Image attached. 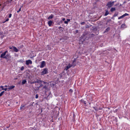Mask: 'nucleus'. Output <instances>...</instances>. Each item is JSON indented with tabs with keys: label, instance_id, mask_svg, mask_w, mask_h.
Listing matches in <instances>:
<instances>
[{
	"label": "nucleus",
	"instance_id": "obj_30",
	"mask_svg": "<svg viewBox=\"0 0 130 130\" xmlns=\"http://www.w3.org/2000/svg\"><path fill=\"white\" fill-rule=\"evenodd\" d=\"M32 130H37L36 128H33Z\"/></svg>",
	"mask_w": 130,
	"mask_h": 130
},
{
	"label": "nucleus",
	"instance_id": "obj_33",
	"mask_svg": "<svg viewBox=\"0 0 130 130\" xmlns=\"http://www.w3.org/2000/svg\"><path fill=\"white\" fill-rule=\"evenodd\" d=\"M19 61V62H22V60H20Z\"/></svg>",
	"mask_w": 130,
	"mask_h": 130
},
{
	"label": "nucleus",
	"instance_id": "obj_14",
	"mask_svg": "<svg viewBox=\"0 0 130 130\" xmlns=\"http://www.w3.org/2000/svg\"><path fill=\"white\" fill-rule=\"evenodd\" d=\"M27 82L26 80L25 79L23 80H22V84L23 85L24 84H25Z\"/></svg>",
	"mask_w": 130,
	"mask_h": 130
},
{
	"label": "nucleus",
	"instance_id": "obj_9",
	"mask_svg": "<svg viewBox=\"0 0 130 130\" xmlns=\"http://www.w3.org/2000/svg\"><path fill=\"white\" fill-rule=\"evenodd\" d=\"M53 22L51 20L49 21L48 22V24L49 26H51L52 23Z\"/></svg>",
	"mask_w": 130,
	"mask_h": 130
},
{
	"label": "nucleus",
	"instance_id": "obj_8",
	"mask_svg": "<svg viewBox=\"0 0 130 130\" xmlns=\"http://www.w3.org/2000/svg\"><path fill=\"white\" fill-rule=\"evenodd\" d=\"M43 82L44 83H45V82L43 81H41L40 80L37 79L35 82V83H41L42 82Z\"/></svg>",
	"mask_w": 130,
	"mask_h": 130
},
{
	"label": "nucleus",
	"instance_id": "obj_35",
	"mask_svg": "<svg viewBox=\"0 0 130 130\" xmlns=\"http://www.w3.org/2000/svg\"><path fill=\"white\" fill-rule=\"evenodd\" d=\"M0 88H2H2H3V86H0Z\"/></svg>",
	"mask_w": 130,
	"mask_h": 130
},
{
	"label": "nucleus",
	"instance_id": "obj_2",
	"mask_svg": "<svg viewBox=\"0 0 130 130\" xmlns=\"http://www.w3.org/2000/svg\"><path fill=\"white\" fill-rule=\"evenodd\" d=\"M75 59H74L73 62L72 63V64H69L68 66L66 67L64 70H66V71H67L71 67H74V66L75 65Z\"/></svg>",
	"mask_w": 130,
	"mask_h": 130
},
{
	"label": "nucleus",
	"instance_id": "obj_26",
	"mask_svg": "<svg viewBox=\"0 0 130 130\" xmlns=\"http://www.w3.org/2000/svg\"><path fill=\"white\" fill-rule=\"evenodd\" d=\"M12 14L11 13H10L9 15V18H10L11 17Z\"/></svg>",
	"mask_w": 130,
	"mask_h": 130
},
{
	"label": "nucleus",
	"instance_id": "obj_41",
	"mask_svg": "<svg viewBox=\"0 0 130 130\" xmlns=\"http://www.w3.org/2000/svg\"><path fill=\"white\" fill-rule=\"evenodd\" d=\"M7 86H7V85H5V87H7Z\"/></svg>",
	"mask_w": 130,
	"mask_h": 130
},
{
	"label": "nucleus",
	"instance_id": "obj_29",
	"mask_svg": "<svg viewBox=\"0 0 130 130\" xmlns=\"http://www.w3.org/2000/svg\"><path fill=\"white\" fill-rule=\"evenodd\" d=\"M9 20V19L8 18H7V19L6 20H5V22H6V21H8Z\"/></svg>",
	"mask_w": 130,
	"mask_h": 130
},
{
	"label": "nucleus",
	"instance_id": "obj_37",
	"mask_svg": "<svg viewBox=\"0 0 130 130\" xmlns=\"http://www.w3.org/2000/svg\"><path fill=\"white\" fill-rule=\"evenodd\" d=\"M23 7V6H21L20 7V8H21H21L22 7Z\"/></svg>",
	"mask_w": 130,
	"mask_h": 130
},
{
	"label": "nucleus",
	"instance_id": "obj_13",
	"mask_svg": "<svg viewBox=\"0 0 130 130\" xmlns=\"http://www.w3.org/2000/svg\"><path fill=\"white\" fill-rule=\"evenodd\" d=\"M110 29L109 27L107 28L105 30L104 32V33L107 32H108Z\"/></svg>",
	"mask_w": 130,
	"mask_h": 130
},
{
	"label": "nucleus",
	"instance_id": "obj_31",
	"mask_svg": "<svg viewBox=\"0 0 130 130\" xmlns=\"http://www.w3.org/2000/svg\"><path fill=\"white\" fill-rule=\"evenodd\" d=\"M42 84L41 83H40V86H39V87H42Z\"/></svg>",
	"mask_w": 130,
	"mask_h": 130
},
{
	"label": "nucleus",
	"instance_id": "obj_36",
	"mask_svg": "<svg viewBox=\"0 0 130 130\" xmlns=\"http://www.w3.org/2000/svg\"><path fill=\"white\" fill-rule=\"evenodd\" d=\"M76 33H77L78 32V30H76Z\"/></svg>",
	"mask_w": 130,
	"mask_h": 130
},
{
	"label": "nucleus",
	"instance_id": "obj_38",
	"mask_svg": "<svg viewBox=\"0 0 130 130\" xmlns=\"http://www.w3.org/2000/svg\"><path fill=\"white\" fill-rule=\"evenodd\" d=\"M12 0H10V3H11V2L12 1Z\"/></svg>",
	"mask_w": 130,
	"mask_h": 130
},
{
	"label": "nucleus",
	"instance_id": "obj_22",
	"mask_svg": "<svg viewBox=\"0 0 130 130\" xmlns=\"http://www.w3.org/2000/svg\"><path fill=\"white\" fill-rule=\"evenodd\" d=\"M24 69V67L22 66L20 70L21 71H23Z\"/></svg>",
	"mask_w": 130,
	"mask_h": 130
},
{
	"label": "nucleus",
	"instance_id": "obj_5",
	"mask_svg": "<svg viewBox=\"0 0 130 130\" xmlns=\"http://www.w3.org/2000/svg\"><path fill=\"white\" fill-rule=\"evenodd\" d=\"M32 63V61L30 60H28L26 61V64L27 65H28L29 64H31Z\"/></svg>",
	"mask_w": 130,
	"mask_h": 130
},
{
	"label": "nucleus",
	"instance_id": "obj_28",
	"mask_svg": "<svg viewBox=\"0 0 130 130\" xmlns=\"http://www.w3.org/2000/svg\"><path fill=\"white\" fill-rule=\"evenodd\" d=\"M38 95L37 94H36V95L35 98L36 99H37L38 98Z\"/></svg>",
	"mask_w": 130,
	"mask_h": 130
},
{
	"label": "nucleus",
	"instance_id": "obj_1",
	"mask_svg": "<svg viewBox=\"0 0 130 130\" xmlns=\"http://www.w3.org/2000/svg\"><path fill=\"white\" fill-rule=\"evenodd\" d=\"M8 52L7 51H6L4 52L1 54L0 57L2 58H4L6 59H7L9 55L8 54H7L6 55V53Z\"/></svg>",
	"mask_w": 130,
	"mask_h": 130
},
{
	"label": "nucleus",
	"instance_id": "obj_25",
	"mask_svg": "<svg viewBox=\"0 0 130 130\" xmlns=\"http://www.w3.org/2000/svg\"><path fill=\"white\" fill-rule=\"evenodd\" d=\"M85 23V22H81L80 24L82 25H84Z\"/></svg>",
	"mask_w": 130,
	"mask_h": 130
},
{
	"label": "nucleus",
	"instance_id": "obj_12",
	"mask_svg": "<svg viewBox=\"0 0 130 130\" xmlns=\"http://www.w3.org/2000/svg\"><path fill=\"white\" fill-rule=\"evenodd\" d=\"M53 16L52 14H51L50 16H49L48 19V20H50L52 19L53 17Z\"/></svg>",
	"mask_w": 130,
	"mask_h": 130
},
{
	"label": "nucleus",
	"instance_id": "obj_40",
	"mask_svg": "<svg viewBox=\"0 0 130 130\" xmlns=\"http://www.w3.org/2000/svg\"><path fill=\"white\" fill-rule=\"evenodd\" d=\"M5 22V21L3 22V23H5V22Z\"/></svg>",
	"mask_w": 130,
	"mask_h": 130
},
{
	"label": "nucleus",
	"instance_id": "obj_19",
	"mask_svg": "<svg viewBox=\"0 0 130 130\" xmlns=\"http://www.w3.org/2000/svg\"><path fill=\"white\" fill-rule=\"evenodd\" d=\"M115 10V8H112L111 9V12Z\"/></svg>",
	"mask_w": 130,
	"mask_h": 130
},
{
	"label": "nucleus",
	"instance_id": "obj_17",
	"mask_svg": "<svg viewBox=\"0 0 130 130\" xmlns=\"http://www.w3.org/2000/svg\"><path fill=\"white\" fill-rule=\"evenodd\" d=\"M43 88L45 89L46 90H48V88L46 86H44Z\"/></svg>",
	"mask_w": 130,
	"mask_h": 130
},
{
	"label": "nucleus",
	"instance_id": "obj_10",
	"mask_svg": "<svg viewBox=\"0 0 130 130\" xmlns=\"http://www.w3.org/2000/svg\"><path fill=\"white\" fill-rule=\"evenodd\" d=\"M13 50L15 52H17L18 51V50L15 47H13Z\"/></svg>",
	"mask_w": 130,
	"mask_h": 130
},
{
	"label": "nucleus",
	"instance_id": "obj_27",
	"mask_svg": "<svg viewBox=\"0 0 130 130\" xmlns=\"http://www.w3.org/2000/svg\"><path fill=\"white\" fill-rule=\"evenodd\" d=\"M21 8H20V9H19V10L17 11V12L18 13L20 11H21Z\"/></svg>",
	"mask_w": 130,
	"mask_h": 130
},
{
	"label": "nucleus",
	"instance_id": "obj_7",
	"mask_svg": "<svg viewBox=\"0 0 130 130\" xmlns=\"http://www.w3.org/2000/svg\"><path fill=\"white\" fill-rule=\"evenodd\" d=\"M129 14L127 13H125L121 16L118 17V19H121L122 18L125 16L128 15Z\"/></svg>",
	"mask_w": 130,
	"mask_h": 130
},
{
	"label": "nucleus",
	"instance_id": "obj_34",
	"mask_svg": "<svg viewBox=\"0 0 130 130\" xmlns=\"http://www.w3.org/2000/svg\"><path fill=\"white\" fill-rule=\"evenodd\" d=\"M62 20L63 21H64L65 20V19L64 18H63L62 19Z\"/></svg>",
	"mask_w": 130,
	"mask_h": 130
},
{
	"label": "nucleus",
	"instance_id": "obj_15",
	"mask_svg": "<svg viewBox=\"0 0 130 130\" xmlns=\"http://www.w3.org/2000/svg\"><path fill=\"white\" fill-rule=\"evenodd\" d=\"M70 21V19H67V21H64V23L66 24H68V22Z\"/></svg>",
	"mask_w": 130,
	"mask_h": 130
},
{
	"label": "nucleus",
	"instance_id": "obj_6",
	"mask_svg": "<svg viewBox=\"0 0 130 130\" xmlns=\"http://www.w3.org/2000/svg\"><path fill=\"white\" fill-rule=\"evenodd\" d=\"M45 65V61H43L41 62V65L40 66V67L41 68H43L44 67Z\"/></svg>",
	"mask_w": 130,
	"mask_h": 130
},
{
	"label": "nucleus",
	"instance_id": "obj_32",
	"mask_svg": "<svg viewBox=\"0 0 130 130\" xmlns=\"http://www.w3.org/2000/svg\"><path fill=\"white\" fill-rule=\"evenodd\" d=\"M69 91H71V92H72V89H70Z\"/></svg>",
	"mask_w": 130,
	"mask_h": 130
},
{
	"label": "nucleus",
	"instance_id": "obj_18",
	"mask_svg": "<svg viewBox=\"0 0 130 130\" xmlns=\"http://www.w3.org/2000/svg\"><path fill=\"white\" fill-rule=\"evenodd\" d=\"M109 13L108 11L106 10V11L105 13V16H107L108 15Z\"/></svg>",
	"mask_w": 130,
	"mask_h": 130
},
{
	"label": "nucleus",
	"instance_id": "obj_39",
	"mask_svg": "<svg viewBox=\"0 0 130 130\" xmlns=\"http://www.w3.org/2000/svg\"><path fill=\"white\" fill-rule=\"evenodd\" d=\"M94 109H95V110H96V108H95V107H94Z\"/></svg>",
	"mask_w": 130,
	"mask_h": 130
},
{
	"label": "nucleus",
	"instance_id": "obj_23",
	"mask_svg": "<svg viewBox=\"0 0 130 130\" xmlns=\"http://www.w3.org/2000/svg\"><path fill=\"white\" fill-rule=\"evenodd\" d=\"M7 89H8V88H3L2 89V90H4L5 91H6L7 90Z\"/></svg>",
	"mask_w": 130,
	"mask_h": 130
},
{
	"label": "nucleus",
	"instance_id": "obj_3",
	"mask_svg": "<svg viewBox=\"0 0 130 130\" xmlns=\"http://www.w3.org/2000/svg\"><path fill=\"white\" fill-rule=\"evenodd\" d=\"M114 3V1H110L108 2L107 5L108 7V8L111 7L113 5Z\"/></svg>",
	"mask_w": 130,
	"mask_h": 130
},
{
	"label": "nucleus",
	"instance_id": "obj_4",
	"mask_svg": "<svg viewBox=\"0 0 130 130\" xmlns=\"http://www.w3.org/2000/svg\"><path fill=\"white\" fill-rule=\"evenodd\" d=\"M47 68H45L43 69V71L41 72V74L43 75L47 74Z\"/></svg>",
	"mask_w": 130,
	"mask_h": 130
},
{
	"label": "nucleus",
	"instance_id": "obj_21",
	"mask_svg": "<svg viewBox=\"0 0 130 130\" xmlns=\"http://www.w3.org/2000/svg\"><path fill=\"white\" fill-rule=\"evenodd\" d=\"M4 92V91H3L0 93V97L3 95Z\"/></svg>",
	"mask_w": 130,
	"mask_h": 130
},
{
	"label": "nucleus",
	"instance_id": "obj_24",
	"mask_svg": "<svg viewBox=\"0 0 130 130\" xmlns=\"http://www.w3.org/2000/svg\"><path fill=\"white\" fill-rule=\"evenodd\" d=\"M14 46H10L9 47V48L10 49H11V50H13V47Z\"/></svg>",
	"mask_w": 130,
	"mask_h": 130
},
{
	"label": "nucleus",
	"instance_id": "obj_11",
	"mask_svg": "<svg viewBox=\"0 0 130 130\" xmlns=\"http://www.w3.org/2000/svg\"><path fill=\"white\" fill-rule=\"evenodd\" d=\"M126 26L124 24H122L121 26V28H126Z\"/></svg>",
	"mask_w": 130,
	"mask_h": 130
},
{
	"label": "nucleus",
	"instance_id": "obj_16",
	"mask_svg": "<svg viewBox=\"0 0 130 130\" xmlns=\"http://www.w3.org/2000/svg\"><path fill=\"white\" fill-rule=\"evenodd\" d=\"M14 87H15L14 86H12L9 87V88H8V89H12Z\"/></svg>",
	"mask_w": 130,
	"mask_h": 130
},
{
	"label": "nucleus",
	"instance_id": "obj_20",
	"mask_svg": "<svg viewBox=\"0 0 130 130\" xmlns=\"http://www.w3.org/2000/svg\"><path fill=\"white\" fill-rule=\"evenodd\" d=\"M24 105H21V107H20V109L21 110H22L23 109V108L24 107Z\"/></svg>",
	"mask_w": 130,
	"mask_h": 130
}]
</instances>
